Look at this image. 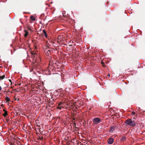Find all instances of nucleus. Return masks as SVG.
<instances>
[{"mask_svg":"<svg viewBox=\"0 0 145 145\" xmlns=\"http://www.w3.org/2000/svg\"><path fill=\"white\" fill-rule=\"evenodd\" d=\"M25 31V33L24 34V36L25 37H27V35H28V32L27 31Z\"/></svg>","mask_w":145,"mask_h":145,"instance_id":"nucleus-11","label":"nucleus"},{"mask_svg":"<svg viewBox=\"0 0 145 145\" xmlns=\"http://www.w3.org/2000/svg\"><path fill=\"white\" fill-rule=\"evenodd\" d=\"M114 139L113 138L110 137L107 140V142L109 144H112Z\"/></svg>","mask_w":145,"mask_h":145,"instance_id":"nucleus-4","label":"nucleus"},{"mask_svg":"<svg viewBox=\"0 0 145 145\" xmlns=\"http://www.w3.org/2000/svg\"><path fill=\"white\" fill-rule=\"evenodd\" d=\"M5 99L6 100V102H9L10 101V99L9 97H7V96L5 98Z\"/></svg>","mask_w":145,"mask_h":145,"instance_id":"nucleus-6","label":"nucleus"},{"mask_svg":"<svg viewBox=\"0 0 145 145\" xmlns=\"http://www.w3.org/2000/svg\"><path fill=\"white\" fill-rule=\"evenodd\" d=\"M125 123L126 125L133 127H134L135 125V123L134 120H133L132 119H128L125 121Z\"/></svg>","mask_w":145,"mask_h":145,"instance_id":"nucleus-1","label":"nucleus"},{"mask_svg":"<svg viewBox=\"0 0 145 145\" xmlns=\"http://www.w3.org/2000/svg\"><path fill=\"white\" fill-rule=\"evenodd\" d=\"M140 108H138V109H139Z\"/></svg>","mask_w":145,"mask_h":145,"instance_id":"nucleus-17","label":"nucleus"},{"mask_svg":"<svg viewBox=\"0 0 145 145\" xmlns=\"http://www.w3.org/2000/svg\"><path fill=\"white\" fill-rule=\"evenodd\" d=\"M3 111L5 112L3 114V116L5 117L7 115V111H5V109L3 110Z\"/></svg>","mask_w":145,"mask_h":145,"instance_id":"nucleus-8","label":"nucleus"},{"mask_svg":"<svg viewBox=\"0 0 145 145\" xmlns=\"http://www.w3.org/2000/svg\"><path fill=\"white\" fill-rule=\"evenodd\" d=\"M115 130V128L114 127H110L109 132L110 133L113 132Z\"/></svg>","mask_w":145,"mask_h":145,"instance_id":"nucleus-5","label":"nucleus"},{"mask_svg":"<svg viewBox=\"0 0 145 145\" xmlns=\"http://www.w3.org/2000/svg\"><path fill=\"white\" fill-rule=\"evenodd\" d=\"M16 100V99H15V100Z\"/></svg>","mask_w":145,"mask_h":145,"instance_id":"nucleus-19","label":"nucleus"},{"mask_svg":"<svg viewBox=\"0 0 145 145\" xmlns=\"http://www.w3.org/2000/svg\"><path fill=\"white\" fill-rule=\"evenodd\" d=\"M43 33L44 34V36L45 37H47V35L46 33V32L45 30H44L43 31Z\"/></svg>","mask_w":145,"mask_h":145,"instance_id":"nucleus-7","label":"nucleus"},{"mask_svg":"<svg viewBox=\"0 0 145 145\" xmlns=\"http://www.w3.org/2000/svg\"><path fill=\"white\" fill-rule=\"evenodd\" d=\"M31 57L35 61L37 62L38 61V58L39 57V56L36 52L34 51H31Z\"/></svg>","mask_w":145,"mask_h":145,"instance_id":"nucleus-2","label":"nucleus"},{"mask_svg":"<svg viewBox=\"0 0 145 145\" xmlns=\"http://www.w3.org/2000/svg\"><path fill=\"white\" fill-rule=\"evenodd\" d=\"M5 77V75H3L1 76H0V78L2 80Z\"/></svg>","mask_w":145,"mask_h":145,"instance_id":"nucleus-10","label":"nucleus"},{"mask_svg":"<svg viewBox=\"0 0 145 145\" xmlns=\"http://www.w3.org/2000/svg\"><path fill=\"white\" fill-rule=\"evenodd\" d=\"M2 88L0 86V91H1V90Z\"/></svg>","mask_w":145,"mask_h":145,"instance_id":"nucleus-15","label":"nucleus"},{"mask_svg":"<svg viewBox=\"0 0 145 145\" xmlns=\"http://www.w3.org/2000/svg\"><path fill=\"white\" fill-rule=\"evenodd\" d=\"M132 114L133 115H135V112L133 111L132 112Z\"/></svg>","mask_w":145,"mask_h":145,"instance_id":"nucleus-14","label":"nucleus"},{"mask_svg":"<svg viewBox=\"0 0 145 145\" xmlns=\"http://www.w3.org/2000/svg\"><path fill=\"white\" fill-rule=\"evenodd\" d=\"M16 100V99H15V100Z\"/></svg>","mask_w":145,"mask_h":145,"instance_id":"nucleus-18","label":"nucleus"},{"mask_svg":"<svg viewBox=\"0 0 145 145\" xmlns=\"http://www.w3.org/2000/svg\"><path fill=\"white\" fill-rule=\"evenodd\" d=\"M30 18L33 21H35V18L33 16H31Z\"/></svg>","mask_w":145,"mask_h":145,"instance_id":"nucleus-9","label":"nucleus"},{"mask_svg":"<svg viewBox=\"0 0 145 145\" xmlns=\"http://www.w3.org/2000/svg\"><path fill=\"white\" fill-rule=\"evenodd\" d=\"M62 104V102H60L59 104H58V106H60V105Z\"/></svg>","mask_w":145,"mask_h":145,"instance_id":"nucleus-13","label":"nucleus"},{"mask_svg":"<svg viewBox=\"0 0 145 145\" xmlns=\"http://www.w3.org/2000/svg\"><path fill=\"white\" fill-rule=\"evenodd\" d=\"M59 107H58V108H59L61 110L62 109V108H63V107L62 106H59Z\"/></svg>","mask_w":145,"mask_h":145,"instance_id":"nucleus-12","label":"nucleus"},{"mask_svg":"<svg viewBox=\"0 0 145 145\" xmlns=\"http://www.w3.org/2000/svg\"><path fill=\"white\" fill-rule=\"evenodd\" d=\"M9 81L11 82V80H9Z\"/></svg>","mask_w":145,"mask_h":145,"instance_id":"nucleus-16","label":"nucleus"},{"mask_svg":"<svg viewBox=\"0 0 145 145\" xmlns=\"http://www.w3.org/2000/svg\"><path fill=\"white\" fill-rule=\"evenodd\" d=\"M92 121L95 124H97L101 121L100 118H94L93 119Z\"/></svg>","mask_w":145,"mask_h":145,"instance_id":"nucleus-3","label":"nucleus"}]
</instances>
